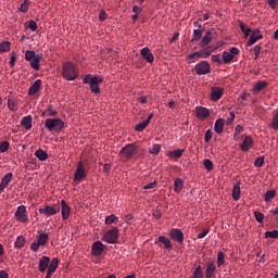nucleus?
I'll list each match as a JSON object with an SVG mask.
<instances>
[{"label": "nucleus", "instance_id": "nucleus-1", "mask_svg": "<svg viewBox=\"0 0 278 278\" xmlns=\"http://www.w3.org/2000/svg\"><path fill=\"white\" fill-rule=\"evenodd\" d=\"M79 76L76 67L72 62L64 63L62 66V77L67 81H73Z\"/></svg>", "mask_w": 278, "mask_h": 278}, {"label": "nucleus", "instance_id": "nucleus-2", "mask_svg": "<svg viewBox=\"0 0 278 278\" xmlns=\"http://www.w3.org/2000/svg\"><path fill=\"white\" fill-rule=\"evenodd\" d=\"M45 127L49 131L60 134L64 129V121L62 118H47L43 122Z\"/></svg>", "mask_w": 278, "mask_h": 278}, {"label": "nucleus", "instance_id": "nucleus-3", "mask_svg": "<svg viewBox=\"0 0 278 278\" xmlns=\"http://www.w3.org/2000/svg\"><path fill=\"white\" fill-rule=\"evenodd\" d=\"M137 152H138V146H136L135 143H129L122 148L121 154L126 160H130L136 155Z\"/></svg>", "mask_w": 278, "mask_h": 278}, {"label": "nucleus", "instance_id": "nucleus-4", "mask_svg": "<svg viewBox=\"0 0 278 278\" xmlns=\"http://www.w3.org/2000/svg\"><path fill=\"white\" fill-rule=\"evenodd\" d=\"M118 236L119 230L118 228L114 227L105 232L104 240L109 244H116L118 242Z\"/></svg>", "mask_w": 278, "mask_h": 278}, {"label": "nucleus", "instance_id": "nucleus-5", "mask_svg": "<svg viewBox=\"0 0 278 278\" xmlns=\"http://www.w3.org/2000/svg\"><path fill=\"white\" fill-rule=\"evenodd\" d=\"M195 73L198 76H205L211 73V64L206 61H202L195 65Z\"/></svg>", "mask_w": 278, "mask_h": 278}, {"label": "nucleus", "instance_id": "nucleus-6", "mask_svg": "<svg viewBox=\"0 0 278 278\" xmlns=\"http://www.w3.org/2000/svg\"><path fill=\"white\" fill-rule=\"evenodd\" d=\"M61 211V207L59 205H46L43 207L39 208V213L45 214V216L51 217L55 216Z\"/></svg>", "mask_w": 278, "mask_h": 278}, {"label": "nucleus", "instance_id": "nucleus-7", "mask_svg": "<svg viewBox=\"0 0 278 278\" xmlns=\"http://www.w3.org/2000/svg\"><path fill=\"white\" fill-rule=\"evenodd\" d=\"M217 266L215 261L208 260L206 261V270H205V278H216Z\"/></svg>", "mask_w": 278, "mask_h": 278}, {"label": "nucleus", "instance_id": "nucleus-8", "mask_svg": "<svg viewBox=\"0 0 278 278\" xmlns=\"http://www.w3.org/2000/svg\"><path fill=\"white\" fill-rule=\"evenodd\" d=\"M86 177H87V172L85 169V165L81 161H79L75 172L74 181H81V179Z\"/></svg>", "mask_w": 278, "mask_h": 278}, {"label": "nucleus", "instance_id": "nucleus-9", "mask_svg": "<svg viewBox=\"0 0 278 278\" xmlns=\"http://www.w3.org/2000/svg\"><path fill=\"white\" fill-rule=\"evenodd\" d=\"M101 83H103V79H101L98 76H92L91 77V85H90V89H91V93L93 94H100L101 93V89L100 86Z\"/></svg>", "mask_w": 278, "mask_h": 278}, {"label": "nucleus", "instance_id": "nucleus-10", "mask_svg": "<svg viewBox=\"0 0 278 278\" xmlns=\"http://www.w3.org/2000/svg\"><path fill=\"white\" fill-rule=\"evenodd\" d=\"M14 216L18 222H22V223L28 222V216L26 215L25 205H20L16 212L14 213Z\"/></svg>", "mask_w": 278, "mask_h": 278}, {"label": "nucleus", "instance_id": "nucleus-11", "mask_svg": "<svg viewBox=\"0 0 278 278\" xmlns=\"http://www.w3.org/2000/svg\"><path fill=\"white\" fill-rule=\"evenodd\" d=\"M169 238L175 240V242L181 244V243H184L185 235L180 229H172L169 231Z\"/></svg>", "mask_w": 278, "mask_h": 278}, {"label": "nucleus", "instance_id": "nucleus-12", "mask_svg": "<svg viewBox=\"0 0 278 278\" xmlns=\"http://www.w3.org/2000/svg\"><path fill=\"white\" fill-rule=\"evenodd\" d=\"M72 207L65 202L64 199L61 200V216L63 220H67L71 216Z\"/></svg>", "mask_w": 278, "mask_h": 278}, {"label": "nucleus", "instance_id": "nucleus-13", "mask_svg": "<svg viewBox=\"0 0 278 278\" xmlns=\"http://www.w3.org/2000/svg\"><path fill=\"white\" fill-rule=\"evenodd\" d=\"M105 247L101 241H96L92 243L91 252L94 256H100L103 254Z\"/></svg>", "mask_w": 278, "mask_h": 278}, {"label": "nucleus", "instance_id": "nucleus-14", "mask_svg": "<svg viewBox=\"0 0 278 278\" xmlns=\"http://www.w3.org/2000/svg\"><path fill=\"white\" fill-rule=\"evenodd\" d=\"M140 54H141V58L146 60L148 63H153L155 60L154 54L151 53L148 47L142 48Z\"/></svg>", "mask_w": 278, "mask_h": 278}, {"label": "nucleus", "instance_id": "nucleus-15", "mask_svg": "<svg viewBox=\"0 0 278 278\" xmlns=\"http://www.w3.org/2000/svg\"><path fill=\"white\" fill-rule=\"evenodd\" d=\"M262 38H264V36L260 35V30L256 29V30L252 31V36L248 40L247 46L251 47V46L255 45L258 40H262Z\"/></svg>", "mask_w": 278, "mask_h": 278}, {"label": "nucleus", "instance_id": "nucleus-16", "mask_svg": "<svg viewBox=\"0 0 278 278\" xmlns=\"http://www.w3.org/2000/svg\"><path fill=\"white\" fill-rule=\"evenodd\" d=\"M224 96V88L217 86L212 88L211 98L213 101H218Z\"/></svg>", "mask_w": 278, "mask_h": 278}, {"label": "nucleus", "instance_id": "nucleus-17", "mask_svg": "<svg viewBox=\"0 0 278 278\" xmlns=\"http://www.w3.org/2000/svg\"><path fill=\"white\" fill-rule=\"evenodd\" d=\"M13 177V173H7L1 182H0V192H3L5 190V188L10 185L11 179Z\"/></svg>", "mask_w": 278, "mask_h": 278}, {"label": "nucleus", "instance_id": "nucleus-18", "mask_svg": "<svg viewBox=\"0 0 278 278\" xmlns=\"http://www.w3.org/2000/svg\"><path fill=\"white\" fill-rule=\"evenodd\" d=\"M269 86L268 81L262 80L257 81L256 84L253 85L252 91L254 94L260 93V91L266 89Z\"/></svg>", "mask_w": 278, "mask_h": 278}, {"label": "nucleus", "instance_id": "nucleus-19", "mask_svg": "<svg viewBox=\"0 0 278 278\" xmlns=\"http://www.w3.org/2000/svg\"><path fill=\"white\" fill-rule=\"evenodd\" d=\"M42 86V80L37 79L28 89V96L33 97L38 93Z\"/></svg>", "mask_w": 278, "mask_h": 278}, {"label": "nucleus", "instance_id": "nucleus-20", "mask_svg": "<svg viewBox=\"0 0 278 278\" xmlns=\"http://www.w3.org/2000/svg\"><path fill=\"white\" fill-rule=\"evenodd\" d=\"M42 60V54H34V58L29 62L30 67L33 70L39 71L40 70V61Z\"/></svg>", "mask_w": 278, "mask_h": 278}, {"label": "nucleus", "instance_id": "nucleus-21", "mask_svg": "<svg viewBox=\"0 0 278 278\" xmlns=\"http://www.w3.org/2000/svg\"><path fill=\"white\" fill-rule=\"evenodd\" d=\"M50 258L48 256H42L39 261L38 269L40 273H45L49 269Z\"/></svg>", "mask_w": 278, "mask_h": 278}, {"label": "nucleus", "instance_id": "nucleus-22", "mask_svg": "<svg viewBox=\"0 0 278 278\" xmlns=\"http://www.w3.org/2000/svg\"><path fill=\"white\" fill-rule=\"evenodd\" d=\"M253 139L250 136H245L241 144V150L248 152L253 147Z\"/></svg>", "mask_w": 278, "mask_h": 278}, {"label": "nucleus", "instance_id": "nucleus-23", "mask_svg": "<svg viewBox=\"0 0 278 278\" xmlns=\"http://www.w3.org/2000/svg\"><path fill=\"white\" fill-rule=\"evenodd\" d=\"M218 50V46H210L203 50H201V59H207L211 56V54Z\"/></svg>", "mask_w": 278, "mask_h": 278}, {"label": "nucleus", "instance_id": "nucleus-24", "mask_svg": "<svg viewBox=\"0 0 278 278\" xmlns=\"http://www.w3.org/2000/svg\"><path fill=\"white\" fill-rule=\"evenodd\" d=\"M195 112H197L198 117L202 118V119L211 116V112L206 108H203V106H198L195 109Z\"/></svg>", "mask_w": 278, "mask_h": 278}, {"label": "nucleus", "instance_id": "nucleus-25", "mask_svg": "<svg viewBox=\"0 0 278 278\" xmlns=\"http://www.w3.org/2000/svg\"><path fill=\"white\" fill-rule=\"evenodd\" d=\"M153 113H151L147 119L141 122L140 124L137 125L136 130L142 132L147 127L149 126V123L152 121Z\"/></svg>", "mask_w": 278, "mask_h": 278}, {"label": "nucleus", "instance_id": "nucleus-26", "mask_svg": "<svg viewBox=\"0 0 278 278\" xmlns=\"http://www.w3.org/2000/svg\"><path fill=\"white\" fill-rule=\"evenodd\" d=\"M21 125L24 127V129L29 130L33 127V116H24L22 117Z\"/></svg>", "mask_w": 278, "mask_h": 278}, {"label": "nucleus", "instance_id": "nucleus-27", "mask_svg": "<svg viewBox=\"0 0 278 278\" xmlns=\"http://www.w3.org/2000/svg\"><path fill=\"white\" fill-rule=\"evenodd\" d=\"M225 127V119L224 118H218L215 121L214 124V131L217 134H223Z\"/></svg>", "mask_w": 278, "mask_h": 278}, {"label": "nucleus", "instance_id": "nucleus-28", "mask_svg": "<svg viewBox=\"0 0 278 278\" xmlns=\"http://www.w3.org/2000/svg\"><path fill=\"white\" fill-rule=\"evenodd\" d=\"M213 40V35L211 30H207L205 33V36L202 38V40L200 41V47H206L211 43V41Z\"/></svg>", "mask_w": 278, "mask_h": 278}, {"label": "nucleus", "instance_id": "nucleus-29", "mask_svg": "<svg viewBox=\"0 0 278 278\" xmlns=\"http://www.w3.org/2000/svg\"><path fill=\"white\" fill-rule=\"evenodd\" d=\"M35 156L43 162V161H47L49 159V154L47 151H43L42 148H39L36 152H35Z\"/></svg>", "mask_w": 278, "mask_h": 278}, {"label": "nucleus", "instance_id": "nucleus-30", "mask_svg": "<svg viewBox=\"0 0 278 278\" xmlns=\"http://www.w3.org/2000/svg\"><path fill=\"white\" fill-rule=\"evenodd\" d=\"M232 199L235 201H239L241 199V187L240 182H237V185L233 186L232 188Z\"/></svg>", "mask_w": 278, "mask_h": 278}, {"label": "nucleus", "instance_id": "nucleus-31", "mask_svg": "<svg viewBox=\"0 0 278 278\" xmlns=\"http://www.w3.org/2000/svg\"><path fill=\"white\" fill-rule=\"evenodd\" d=\"M105 225L106 226L118 225V216H116L115 214L108 215L105 217Z\"/></svg>", "mask_w": 278, "mask_h": 278}, {"label": "nucleus", "instance_id": "nucleus-32", "mask_svg": "<svg viewBox=\"0 0 278 278\" xmlns=\"http://www.w3.org/2000/svg\"><path fill=\"white\" fill-rule=\"evenodd\" d=\"M37 242L39 247H43L49 242V235L48 233H40L37 238Z\"/></svg>", "mask_w": 278, "mask_h": 278}, {"label": "nucleus", "instance_id": "nucleus-33", "mask_svg": "<svg viewBox=\"0 0 278 278\" xmlns=\"http://www.w3.org/2000/svg\"><path fill=\"white\" fill-rule=\"evenodd\" d=\"M184 186H185L184 180L180 179V178H176V179H175V188H174V191H175L176 193H180V192L182 191V189H184Z\"/></svg>", "mask_w": 278, "mask_h": 278}, {"label": "nucleus", "instance_id": "nucleus-34", "mask_svg": "<svg viewBox=\"0 0 278 278\" xmlns=\"http://www.w3.org/2000/svg\"><path fill=\"white\" fill-rule=\"evenodd\" d=\"M159 242L163 244L165 249H173V242L168 238H165L164 236H161L159 238Z\"/></svg>", "mask_w": 278, "mask_h": 278}, {"label": "nucleus", "instance_id": "nucleus-35", "mask_svg": "<svg viewBox=\"0 0 278 278\" xmlns=\"http://www.w3.org/2000/svg\"><path fill=\"white\" fill-rule=\"evenodd\" d=\"M26 244V239L21 235L20 237L16 238L14 241V248L16 249H22Z\"/></svg>", "mask_w": 278, "mask_h": 278}, {"label": "nucleus", "instance_id": "nucleus-36", "mask_svg": "<svg viewBox=\"0 0 278 278\" xmlns=\"http://www.w3.org/2000/svg\"><path fill=\"white\" fill-rule=\"evenodd\" d=\"M203 37V30L202 29H194L193 30V36L191 38V42H195L201 40Z\"/></svg>", "mask_w": 278, "mask_h": 278}, {"label": "nucleus", "instance_id": "nucleus-37", "mask_svg": "<svg viewBox=\"0 0 278 278\" xmlns=\"http://www.w3.org/2000/svg\"><path fill=\"white\" fill-rule=\"evenodd\" d=\"M222 59L225 64H229L233 61V55L230 52H223Z\"/></svg>", "mask_w": 278, "mask_h": 278}, {"label": "nucleus", "instance_id": "nucleus-38", "mask_svg": "<svg viewBox=\"0 0 278 278\" xmlns=\"http://www.w3.org/2000/svg\"><path fill=\"white\" fill-rule=\"evenodd\" d=\"M59 265V258L54 257L52 261H50V264L48 265V269L52 270V273H55L58 270Z\"/></svg>", "mask_w": 278, "mask_h": 278}, {"label": "nucleus", "instance_id": "nucleus-39", "mask_svg": "<svg viewBox=\"0 0 278 278\" xmlns=\"http://www.w3.org/2000/svg\"><path fill=\"white\" fill-rule=\"evenodd\" d=\"M239 27H240L241 31L244 34V37L249 38V35L252 31L251 28H248L242 21L239 22Z\"/></svg>", "mask_w": 278, "mask_h": 278}, {"label": "nucleus", "instance_id": "nucleus-40", "mask_svg": "<svg viewBox=\"0 0 278 278\" xmlns=\"http://www.w3.org/2000/svg\"><path fill=\"white\" fill-rule=\"evenodd\" d=\"M226 263V255L223 251H219L217 254V265L220 268V266L225 265Z\"/></svg>", "mask_w": 278, "mask_h": 278}, {"label": "nucleus", "instance_id": "nucleus-41", "mask_svg": "<svg viewBox=\"0 0 278 278\" xmlns=\"http://www.w3.org/2000/svg\"><path fill=\"white\" fill-rule=\"evenodd\" d=\"M185 150L177 149L175 151L168 152V156L172 159H180Z\"/></svg>", "mask_w": 278, "mask_h": 278}, {"label": "nucleus", "instance_id": "nucleus-42", "mask_svg": "<svg viewBox=\"0 0 278 278\" xmlns=\"http://www.w3.org/2000/svg\"><path fill=\"white\" fill-rule=\"evenodd\" d=\"M10 41H2V43H0V53H5L10 51Z\"/></svg>", "mask_w": 278, "mask_h": 278}, {"label": "nucleus", "instance_id": "nucleus-43", "mask_svg": "<svg viewBox=\"0 0 278 278\" xmlns=\"http://www.w3.org/2000/svg\"><path fill=\"white\" fill-rule=\"evenodd\" d=\"M276 194H277L276 190H267L265 194V201L270 202L274 199V197H276Z\"/></svg>", "mask_w": 278, "mask_h": 278}, {"label": "nucleus", "instance_id": "nucleus-44", "mask_svg": "<svg viewBox=\"0 0 278 278\" xmlns=\"http://www.w3.org/2000/svg\"><path fill=\"white\" fill-rule=\"evenodd\" d=\"M192 278H203V268H202L201 265H199V266L195 268Z\"/></svg>", "mask_w": 278, "mask_h": 278}, {"label": "nucleus", "instance_id": "nucleus-45", "mask_svg": "<svg viewBox=\"0 0 278 278\" xmlns=\"http://www.w3.org/2000/svg\"><path fill=\"white\" fill-rule=\"evenodd\" d=\"M8 108L12 111V112H17L18 108L17 104L14 100L9 99L8 100Z\"/></svg>", "mask_w": 278, "mask_h": 278}, {"label": "nucleus", "instance_id": "nucleus-46", "mask_svg": "<svg viewBox=\"0 0 278 278\" xmlns=\"http://www.w3.org/2000/svg\"><path fill=\"white\" fill-rule=\"evenodd\" d=\"M161 146L160 144H153L151 150L149 151L152 155H159L161 152Z\"/></svg>", "mask_w": 278, "mask_h": 278}, {"label": "nucleus", "instance_id": "nucleus-47", "mask_svg": "<svg viewBox=\"0 0 278 278\" xmlns=\"http://www.w3.org/2000/svg\"><path fill=\"white\" fill-rule=\"evenodd\" d=\"M265 238L266 239H277L278 238V230H273V231H266L265 232Z\"/></svg>", "mask_w": 278, "mask_h": 278}, {"label": "nucleus", "instance_id": "nucleus-48", "mask_svg": "<svg viewBox=\"0 0 278 278\" xmlns=\"http://www.w3.org/2000/svg\"><path fill=\"white\" fill-rule=\"evenodd\" d=\"M10 149V142L3 141L0 143V153H4Z\"/></svg>", "mask_w": 278, "mask_h": 278}, {"label": "nucleus", "instance_id": "nucleus-49", "mask_svg": "<svg viewBox=\"0 0 278 278\" xmlns=\"http://www.w3.org/2000/svg\"><path fill=\"white\" fill-rule=\"evenodd\" d=\"M264 161H265L264 156H258V157L254 161V166H255V167H258V168L263 167V166H264Z\"/></svg>", "mask_w": 278, "mask_h": 278}, {"label": "nucleus", "instance_id": "nucleus-50", "mask_svg": "<svg viewBox=\"0 0 278 278\" xmlns=\"http://www.w3.org/2000/svg\"><path fill=\"white\" fill-rule=\"evenodd\" d=\"M35 54L34 50H26L25 60L28 62L33 61Z\"/></svg>", "mask_w": 278, "mask_h": 278}, {"label": "nucleus", "instance_id": "nucleus-51", "mask_svg": "<svg viewBox=\"0 0 278 278\" xmlns=\"http://www.w3.org/2000/svg\"><path fill=\"white\" fill-rule=\"evenodd\" d=\"M27 28H29L30 31L33 33L37 31V28H38L37 23L34 20L28 21Z\"/></svg>", "mask_w": 278, "mask_h": 278}, {"label": "nucleus", "instance_id": "nucleus-52", "mask_svg": "<svg viewBox=\"0 0 278 278\" xmlns=\"http://www.w3.org/2000/svg\"><path fill=\"white\" fill-rule=\"evenodd\" d=\"M29 9V2L27 0H25L22 5H21V9L20 11L22 12V14H26V12L28 11Z\"/></svg>", "mask_w": 278, "mask_h": 278}, {"label": "nucleus", "instance_id": "nucleus-53", "mask_svg": "<svg viewBox=\"0 0 278 278\" xmlns=\"http://www.w3.org/2000/svg\"><path fill=\"white\" fill-rule=\"evenodd\" d=\"M254 217H255L256 222H258V223H264L265 216H264L263 213H261V212H254Z\"/></svg>", "mask_w": 278, "mask_h": 278}, {"label": "nucleus", "instance_id": "nucleus-54", "mask_svg": "<svg viewBox=\"0 0 278 278\" xmlns=\"http://www.w3.org/2000/svg\"><path fill=\"white\" fill-rule=\"evenodd\" d=\"M204 166H205V168H206L207 172H211V170L214 168V165H213L212 161L208 160V159H206V160L204 161Z\"/></svg>", "mask_w": 278, "mask_h": 278}, {"label": "nucleus", "instance_id": "nucleus-55", "mask_svg": "<svg viewBox=\"0 0 278 278\" xmlns=\"http://www.w3.org/2000/svg\"><path fill=\"white\" fill-rule=\"evenodd\" d=\"M48 115L49 116H56L58 115V111L54 110L53 104H49V106H48Z\"/></svg>", "mask_w": 278, "mask_h": 278}, {"label": "nucleus", "instance_id": "nucleus-56", "mask_svg": "<svg viewBox=\"0 0 278 278\" xmlns=\"http://www.w3.org/2000/svg\"><path fill=\"white\" fill-rule=\"evenodd\" d=\"M155 187H157L156 180L149 182V185L143 186V190H153V188H155Z\"/></svg>", "mask_w": 278, "mask_h": 278}, {"label": "nucleus", "instance_id": "nucleus-57", "mask_svg": "<svg viewBox=\"0 0 278 278\" xmlns=\"http://www.w3.org/2000/svg\"><path fill=\"white\" fill-rule=\"evenodd\" d=\"M30 249L33 252L37 253L40 249V243L38 241H35L30 244Z\"/></svg>", "mask_w": 278, "mask_h": 278}, {"label": "nucleus", "instance_id": "nucleus-58", "mask_svg": "<svg viewBox=\"0 0 278 278\" xmlns=\"http://www.w3.org/2000/svg\"><path fill=\"white\" fill-rule=\"evenodd\" d=\"M261 51H262V47L260 45L254 47V55H255L254 60H257L260 58Z\"/></svg>", "mask_w": 278, "mask_h": 278}, {"label": "nucleus", "instance_id": "nucleus-59", "mask_svg": "<svg viewBox=\"0 0 278 278\" xmlns=\"http://www.w3.org/2000/svg\"><path fill=\"white\" fill-rule=\"evenodd\" d=\"M91 79H92L91 74H87V75L83 78V84H84V85H91Z\"/></svg>", "mask_w": 278, "mask_h": 278}, {"label": "nucleus", "instance_id": "nucleus-60", "mask_svg": "<svg viewBox=\"0 0 278 278\" xmlns=\"http://www.w3.org/2000/svg\"><path fill=\"white\" fill-rule=\"evenodd\" d=\"M271 126L275 130H278V113L273 118Z\"/></svg>", "mask_w": 278, "mask_h": 278}, {"label": "nucleus", "instance_id": "nucleus-61", "mask_svg": "<svg viewBox=\"0 0 278 278\" xmlns=\"http://www.w3.org/2000/svg\"><path fill=\"white\" fill-rule=\"evenodd\" d=\"M124 219H125L127 225H132L134 215L127 214V215H125Z\"/></svg>", "mask_w": 278, "mask_h": 278}, {"label": "nucleus", "instance_id": "nucleus-62", "mask_svg": "<svg viewBox=\"0 0 278 278\" xmlns=\"http://www.w3.org/2000/svg\"><path fill=\"white\" fill-rule=\"evenodd\" d=\"M212 138H213V132L211 129H207L205 134V141L210 142Z\"/></svg>", "mask_w": 278, "mask_h": 278}, {"label": "nucleus", "instance_id": "nucleus-63", "mask_svg": "<svg viewBox=\"0 0 278 278\" xmlns=\"http://www.w3.org/2000/svg\"><path fill=\"white\" fill-rule=\"evenodd\" d=\"M229 53L232 55V59L235 55H238L240 54V50L236 47H232L230 50H229Z\"/></svg>", "mask_w": 278, "mask_h": 278}, {"label": "nucleus", "instance_id": "nucleus-64", "mask_svg": "<svg viewBox=\"0 0 278 278\" xmlns=\"http://www.w3.org/2000/svg\"><path fill=\"white\" fill-rule=\"evenodd\" d=\"M212 61L215 62V63H219V64L223 63L219 54L213 55Z\"/></svg>", "mask_w": 278, "mask_h": 278}]
</instances>
